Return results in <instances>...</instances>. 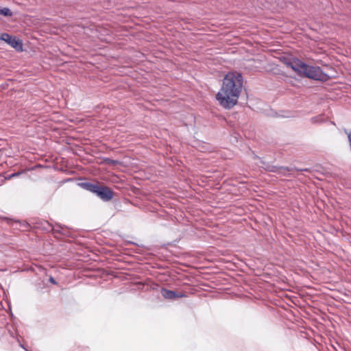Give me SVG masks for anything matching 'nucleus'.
Segmentation results:
<instances>
[{
    "mask_svg": "<svg viewBox=\"0 0 351 351\" xmlns=\"http://www.w3.org/2000/svg\"><path fill=\"white\" fill-rule=\"evenodd\" d=\"M243 88V77L237 72L228 73L223 81L216 99L219 104L226 109L233 108L238 102Z\"/></svg>",
    "mask_w": 351,
    "mask_h": 351,
    "instance_id": "f257e3e1",
    "label": "nucleus"
},
{
    "mask_svg": "<svg viewBox=\"0 0 351 351\" xmlns=\"http://www.w3.org/2000/svg\"><path fill=\"white\" fill-rule=\"evenodd\" d=\"M287 64L302 77L320 81H326L328 78V76L323 73L319 67L308 66L298 59H293L287 62Z\"/></svg>",
    "mask_w": 351,
    "mask_h": 351,
    "instance_id": "f03ea898",
    "label": "nucleus"
},
{
    "mask_svg": "<svg viewBox=\"0 0 351 351\" xmlns=\"http://www.w3.org/2000/svg\"><path fill=\"white\" fill-rule=\"evenodd\" d=\"M0 39L5 41L17 51H23V43L15 36H12L8 34L3 33L0 35Z\"/></svg>",
    "mask_w": 351,
    "mask_h": 351,
    "instance_id": "7ed1b4c3",
    "label": "nucleus"
},
{
    "mask_svg": "<svg viewBox=\"0 0 351 351\" xmlns=\"http://www.w3.org/2000/svg\"><path fill=\"white\" fill-rule=\"evenodd\" d=\"M97 195L105 201L110 200L113 197V192L108 187L101 185L98 190Z\"/></svg>",
    "mask_w": 351,
    "mask_h": 351,
    "instance_id": "20e7f679",
    "label": "nucleus"
},
{
    "mask_svg": "<svg viewBox=\"0 0 351 351\" xmlns=\"http://www.w3.org/2000/svg\"><path fill=\"white\" fill-rule=\"evenodd\" d=\"M161 293L162 296L166 299H174L178 297L174 291L165 289H162Z\"/></svg>",
    "mask_w": 351,
    "mask_h": 351,
    "instance_id": "39448f33",
    "label": "nucleus"
},
{
    "mask_svg": "<svg viewBox=\"0 0 351 351\" xmlns=\"http://www.w3.org/2000/svg\"><path fill=\"white\" fill-rule=\"evenodd\" d=\"M84 185L86 186V188L88 191H90L95 194H97L98 190L99 189V188L101 186V185H99V184H90V183H86Z\"/></svg>",
    "mask_w": 351,
    "mask_h": 351,
    "instance_id": "423d86ee",
    "label": "nucleus"
},
{
    "mask_svg": "<svg viewBox=\"0 0 351 351\" xmlns=\"http://www.w3.org/2000/svg\"><path fill=\"white\" fill-rule=\"evenodd\" d=\"M0 14L5 16H11L12 15V11L8 8H1L0 7Z\"/></svg>",
    "mask_w": 351,
    "mask_h": 351,
    "instance_id": "0eeeda50",
    "label": "nucleus"
},
{
    "mask_svg": "<svg viewBox=\"0 0 351 351\" xmlns=\"http://www.w3.org/2000/svg\"><path fill=\"white\" fill-rule=\"evenodd\" d=\"M108 162L109 163H112V164H117L118 162L117 161H115V160H108Z\"/></svg>",
    "mask_w": 351,
    "mask_h": 351,
    "instance_id": "6e6552de",
    "label": "nucleus"
},
{
    "mask_svg": "<svg viewBox=\"0 0 351 351\" xmlns=\"http://www.w3.org/2000/svg\"><path fill=\"white\" fill-rule=\"evenodd\" d=\"M50 282L53 283V284H56V282H55V280H54V279L53 278H50Z\"/></svg>",
    "mask_w": 351,
    "mask_h": 351,
    "instance_id": "1a4fd4ad",
    "label": "nucleus"
}]
</instances>
